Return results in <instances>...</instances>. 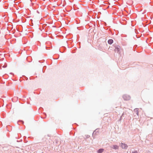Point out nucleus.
Instances as JSON below:
<instances>
[{"instance_id": "nucleus-2", "label": "nucleus", "mask_w": 153, "mask_h": 153, "mask_svg": "<svg viewBox=\"0 0 153 153\" xmlns=\"http://www.w3.org/2000/svg\"><path fill=\"white\" fill-rule=\"evenodd\" d=\"M123 98L125 100H128L130 99V97L126 95H124L123 96Z\"/></svg>"}, {"instance_id": "nucleus-6", "label": "nucleus", "mask_w": 153, "mask_h": 153, "mask_svg": "<svg viewBox=\"0 0 153 153\" xmlns=\"http://www.w3.org/2000/svg\"><path fill=\"white\" fill-rule=\"evenodd\" d=\"M118 146L116 145H114L113 146V148L116 149H118Z\"/></svg>"}, {"instance_id": "nucleus-9", "label": "nucleus", "mask_w": 153, "mask_h": 153, "mask_svg": "<svg viewBox=\"0 0 153 153\" xmlns=\"http://www.w3.org/2000/svg\"><path fill=\"white\" fill-rule=\"evenodd\" d=\"M132 153H137V151H134V152H133Z\"/></svg>"}, {"instance_id": "nucleus-5", "label": "nucleus", "mask_w": 153, "mask_h": 153, "mask_svg": "<svg viewBox=\"0 0 153 153\" xmlns=\"http://www.w3.org/2000/svg\"><path fill=\"white\" fill-rule=\"evenodd\" d=\"M134 111L135 112L136 114L138 115V111L137 108H135L134 110Z\"/></svg>"}, {"instance_id": "nucleus-8", "label": "nucleus", "mask_w": 153, "mask_h": 153, "mask_svg": "<svg viewBox=\"0 0 153 153\" xmlns=\"http://www.w3.org/2000/svg\"><path fill=\"white\" fill-rule=\"evenodd\" d=\"M7 67V65H4V66H2V67L3 68H5Z\"/></svg>"}, {"instance_id": "nucleus-4", "label": "nucleus", "mask_w": 153, "mask_h": 153, "mask_svg": "<svg viewBox=\"0 0 153 153\" xmlns=\"http://www.w3.org/2000/svg\"><path fill=\"white\" fill-rule=\"evenodd\" d=\"M113 41L112 39H109L108 41V43L109 44H111L113 43Z\"/></svg>"}, {"instance_id": "nucleus-7", "label": "nucleus", "mask_w": 153, "mask_h": 153, "mask_svg": "<svg viewBox=\"0 0 153 153\" xmlns=\"http://www.w3.org/2000/svg\"><path fill=\"white\" fill-rule=\"evenodd\" d=\"M114 51L115 52H118L119 51V49L118 48H116L115 49Z\"/></svg>"}, {"instance_id": "nucleus-3", "label": "nucleus", "mask_w": 153, "mask_h": 153, "mask_svg": "<svg viewBox=\"0 0 153 153\" xmlns=\"http://www.w3.org/2000/svg\"><path fill=\"white\" fill-rule=\"evenodd\" d=\"M103 151L104 149H100L97 151V152L98 153H101Z\"/></svg>"}, {"instance_id": "nucleus-1", "label": "nucleus", "mask_w": 153, "mask_h": 153, "mask_svg": "<svg viewBox=\"0 0 153 153\" xmlns=\"http://www.w3.org/2000/svg\"><path fill=\"white\" fill-rule=\"evenodd\" d=\"M121 146L123 149H126L127 148L128 146L127 144L122 143H121Z\"/></svg>"}]
</instances>
